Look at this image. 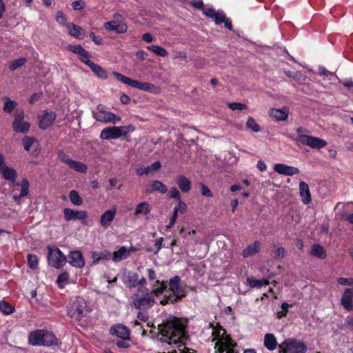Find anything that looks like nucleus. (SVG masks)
<instances>
[{
    "label": "nucleus",
    "instance_id": "nucleus-1",
    "mask_svg": "<svg viewBox=\"0 0 353 353\" xmlns=\"http://www.w3.org/2000/svg\"><path fill=\"white\" fill-rule=\"evenodd\" d=\"M158 330L159 340L168 344L183 343L187 338L183 325L174 316L159 325Z\"/></svg>",
    "mask_w": 353,
    "mask_h": 353
},
{
    "label": "nucleus",
    "instance_id": "nucleus-2",
    "mask_svg": "<svg viewBox=\"0 0 353 353\" xmlns=\"http://www.w3.org/2000/svg\"><path fill=\"white\" fill-rule=\"evenodd\" d=\"M181 279L179 276L171 278L168 282L169 291L172 292L169 295H165L160 303L165 305L168 303H175L186 296V292L181 287Z\"/></svg>",
    "mask_w": 353,
    "mask_h": 353
},
{
    "label": "nucleus",
    "instance_id": "nucleus-3",
    "mask_svg": "<svg viewBox=\"0 0 353 353\" xmlns=\"http://www.w3.org/2000/svg\"><path fill=\"white\" fill-rule=\"evenodd\" d=\"M28 341L32 345L52 346L57 344V339L52 332L37 330L30 332Z\"/></svg>",
    "mask_w": 353,
    "mask_h": 353
},
{
    "label": "nucleus",
    "instance_id": "nucleus-4",
    "mask_svg": "<svg viewBox=\"0 0 353 353\" xmlns=\"http://www.w3.org/2000/svg\"><path fill=\"white\" fill-rule=\"evenodd\" d=\"M28 341L32 345L52 346L57 344V339L52 332L37 330L30 332Z\"/></svg>",
    "mask_w": 353,
    "mask_h": 353
},
{
    "label": "nucleus",
    "instance_id": "nucleus-5",
    "mask_svg": "<svg viewBox=\"0 0 353 353\" xmlns=\"http://www.w3.org/2000/svg\"><path fill=\"white\" fill-rule=\"evenodd\" d=\"M89 312L87 302L81 297L76 298L68 308V314L77 321H80Z\"/></svg>",
    "mask_w": 353,
    "mask_h": 353
},
{
    "label": "nucleus",
    "instance_id": "nucleus-6",
    "mask_svg": "<svg viewBox=\"0 0 353 353\" xmlns=\"http://www.w3.org/2000/svg\"><path fill=\"white\" fill-rule=\"evenodd\" d=\"M132 303L135 308L140 310H145L152 307L155 303L153 296L149 294L148 289H144L142 294H135L132 296Z\"/></svg>",
    "mask_w": 353,
    "mask_h": 353
},
{
    "label": "nucleus",
    "instance_id": "nucleus-7",
    "mask_svg": "<svg viewBox=\"0 0 353 353\" xmlns=\"http://www.w3.org/2000/svg\"><path fill=\"white\" fill-rule=\"evenodd\" d=\"M304 131L305 130L302 128H298L296 129V132L299 134L294 139L295 141L314 149H320L327 145V142L320 138L302 134Z\"/></svg>",
    "mask_w": 353,
    "mask_h": 353
},
{
    "label": "nucleus",
    "instance_id": "nucleus-8",
    "mask_svg": "<svg viewBox=\"0 0 353 353\" xmlns=\"http://www.w3.org/2000/svg\"><path fill=\"white\" fill-rule=\"evenodd\" d=\"M133 130L131 125L107 127L101 130L100 138L106 140L116 139L126 135L129 131Z\"/></svg>",
    "mask_w": 353,
    "mask_h": 353
},
{
    "label": "nucleus",
    "instance_id": "nucleus-9",
    "mask_svg": "<svg viewBox=\"0 0 353 353\" xmlns=\"http://www.w3.org/2000/svg\"><path fill=\"white\" fill-rule=\"evenodd\" d=\"M281 353H305L306 345L301 341L294 339L285 340L280 345Z\"/></svg>",
    "mask_w": 353,
    "mask_h": 353
},
{
    "label": "nucleus",
    "instance_id": "nucleus-10",
    "mask_svg": "<svg viewBox=\"0 0 353 353\" xmlns=\"http://www.w3.org/2000/svg\"><path fill=\"white\" fill-rule=\"evenodd\" d=\"M93 117L102 123H117L121 121V117L112 112L106 111L102 105H98L96 110L92 112Z\"/></svg>",
    "mask_w": 353,
    "mask_h": 353
},
{
    "label": "nucleus",
    "instance_id": "nucleus-11",
    "mask_svg": "<svg viewBox=\"0 0 353 353\" xmlns=\"http://www.w3.org/2000/svg\"><path fill=\"white\" fill-rule=\"evenodd\" d=\"M48 260L50 265L60 268L65 265L66 257L59 248L48 247Z\"/></svg>",
    "mask_w": 353,
    "mask_h": 353
},
{
    "label": "nucleus",
    "instance_id": "nucleus-12",
    "mask_svg": "<svg viewBox=\"0 0 353 353\" xmlns=\"http://www.w3.org/2000/svg\"><path fill=\"white\" fill-rule=\"evenodd\" d=\"M236 343L228 336L221 337L215 344L214 348L219 353H239L235 348Z\"/></svg>",
    "mask_w": 353,
    "mask_h": 353
},
{
    "label": "nucleus",
    "instance_id": "nucleus-13",
    "mask_svg": "<svg viewBox=\"0 0 353 353\" xmlns=\"http://www.w3.org/2000/svg\"><path fill=\"white\" fill-rule=\"evenodd\" d=\"M64 219L66 221L71 220H85L88 214L84 210H74L70 208H65L63 210Z\"/></svg>",
    "mask_w": 353,
    "mask_h": 353
},
{
    "label": "nucleus",
    "instance_id": "nucleus-14",
    "mask_svg": "<svg viewBox=\"0 0 353 353\" xmlns=\"http://www.w3.org/2000/svg\"><path fill=\"white\" fill-rule=\"evenodd\" d=\"M341 304L347 311H353V290L346 288L342 294Z\"/></svg>",
    "mask_w": 353,
    "mask_h": 353
},
{
    "label": "nucleus",
    "instance_id": "nucleus-15",
    "mask_svg": "<svg viewBox=\"0 0 353 353\" xmlns=\"http://www.w3.org/2000/svg\"><path fill=\"white\" fill-rule=\"evenodd\" d=\"M133 88L142 91L148 92L152 94H159L161 92V89L152 83L148 82L143 83L137 80L134 81Z\"/></svg>",
    "mask_w": 353,
    "mask_h": 353
},
{
    "label": "nucleus",
    "instance_id": "nucleus-16",
    "mask_svg": "<svg viewBox=\"0 0 353 353\" xmlns=\"http://www.w3.org/2000/svg\"><path fill=\"white\" fill-rule=\"evenodd\" d=\"M274 170L280 174L292 176L300 172L299 168L289 166L285 164L277 163L274 165Z\"/></svg>",
    "mask_w": 353,
    "mask_h": 353
},
{
    "label": "nucleus",
    "instance_id": "nucleus-17",
    "mask_svg": "<svg viewBox=\"0 0 353 353\" xmlns=\"http://www.w3.org/2000/svg\"><path fill=\"white\" fill-rule=\"evenodd\" d=\"M105 29L114 31L117 33H125L128 30V26L124 23H117V21H108L104 23Z\"/></svg>",
    "mask_w": 353,
    "mask_h": 353
},
{
    "label": "nucleus",
    "instance_id": "nucleus-18",
    "mask_svg": "<svg viewBox=\"0 0 353 353\" xmlns=\"http://www.w3.org/2000/svg\"><path fill=\"white\" fill-rule=\"evenodd\" d=\"M69 259L70 263L74 267L81 268L85 265L84 259L80 251L70 252Z\"/></svg>",
    "mask_w": 353,
    "mask_h": 353
},
{
    "label": "nucleus",
    "instance_id": "nucleus-19",
    "mask_svg": "<svg viewBox=\"0 0 353 353\" xmlns=\"http://www.w3.org/2000/svg\"><path fill=\"white\" fill-rule=\"evenodd\" d=\"M0 172L3 178L10 183H14L17 176V172L12 168L8 167L6 165H3L0 168Z\"/></svg>",
    "mask_w": 353,
    "mask_h": 353
},
{
    "label": "nucleus",
    "instance_id": "nucleus-20",
    "mask_svg": "<svg viewBox=\"0 0 353 353\" xmlns=\"http://www.w3.org/2000/svg\"><path fill=\"white\" fill-rule=\"evenodd\" d=\"M56 114L53 112H46L44 115L40 118L39 128L43 130L47 129L55 120Z\"/></svg>",
    "mask_w": 353,
    "mask_h": 353
},
{
    "label": "nucleus",
    "instance_id": "nucleus-21",
    "mask_svg": "<svg viewBox=\"0 0 353 353\" xmlns=\"http://www.w3.org/2000/svg\"><path fill=\"white\" fill-rule=\"evenodd\" d=\"M110 333L121 339H129L130 332L128 329L123 325H117L112 327Z\"/></svg>",
    "mask_w": 353,
    "mask_h": 353
},
{
    "label": "nucleus",
    "instance_id": "nucleus-22",
    "mask_svg": "<svg viewBox=\"0 0 353 353\" xmlns=\"http://www.w3.org/2000/svg\"><path fill=\"white\" fill-rule=\"evenodd\" d=\"M116 209L107 210L101 216L100 223L103 228H107L111 225L116 214Z\"/></svg>",
    "mask_w": 353,
    "mask_h": 353
},
{
    "label": "nucleus",
    "instance_id": "nucleus-23",
    "mask_svg": "<svg viewBox=\"0 0 353 353\" xmlns=\"http://www.w3.org/2000/svg\"><path fill=\"white\" fill-rule=\"evenodd\" d=\"M299 193L304 204H308L311 202L312 199L309 186L304 181H301L299 183Z\"/></svg>",
    "mask_w": 353,
    "mask_h": 353
},
{
    "label": "nucleus",
    "instance_id": "nucleus-24",
    "mask_svg": "<svg viewBox=\"0 0 353 353\" xmlns=\"http://www.w3.org/2000/svg\"><path fill=\"white\" fill-rule=\"evenodd\" d=\"M131 250H132V248L128 249L127 248L122 246L119 248L117 251L113 252L112 259L114 262H118L125 259L130 256Z\"/></svg>",
    "mask_w": 353,
    "mask_h": 353
},
{
    "label": "nucleus",
    "instance_id": "nucleus-25",
    "mask_svg": "<svg viewBox=\"0 0 353 353\" xmlns=\"http://www.w3.org/2000/svg\"><path fill=\"white\" fill-rule=\"evenodd\" d=\"M12 126L15 132L26 134L30 130V124L24 120L20 121H13Z\"/></svg>",
    "mask_w": 353,
    "mask_h": 353
},
{
    "label": "nucleus",
    "instance_id": "nucleus-26",
    "mask_svg": "<svg viewBox=\"0 0 353 353\" xmlns=\"http://www.w3.org/2000/svg\"><path fill=\"white\" fill-rule=\"evenodd\" d=\"M66 27L68 30V33L71 36L78 39H83L85 33L83 30L80 26H78L74 23H68L66 25Z\"/></svg>",
    "mask_w": 353,
    "mask_h": 353
},
{
    "label": "nucleus",
    "instance_id": "nucleus-27",
    "mask_svg": "<svg viewBox=\"0 0 353 353\" xmlns=\"http://www.w3.org/2000/svg\"><path fill=\"white\" fill-rule=\"evenodd\" d=\"M111 253L105 250L101 252H92L91 258L92 259V264H97L101 261H108L111 258Z\"/></svg>",
    "mask_w": 353,
    "mask_h": 353
},
{
    "label": "nucleus",
    "instance_id": "nucleus-28",
    "mask_svg": "<svg viewBox=\"0 0 353 353\" xmlns=\"http://www.w3.org/2000/svg\"><path fill=\"white\" fill-rule=\"evenodd\" d=\"M261 245L259 241H255L252 244L249 245L245 249L242 251L241 255L244 258H248L250 256L256 254L260 252Z\"/></svg>",
    "mask_w": 353,
    "mask_h": 353
},
{
    "label": "nucleus",
    "instance_id": "nucleus-29",
    "mask_svg": "<svg viewBox=\"0 0 353 353\" xmlns=\"http://www.w3.org/2000/svg\"><path fill=\"white\" fill-rule=\"evenodd\" d=\"M269 116L276 121H285L288 117L287 110L272 108L269 110Z\"/></svg>",
    "mask_w": 353,
    "mask_h": 353
},
{
    "label": "nucleus",
    "instance_id": "nucleus-30",
    "mask_svg": "<svg viewBox=\"0 0 353 353\" xmlns=\"http://www.w3.org/2000/svg\"><path fill=\"white\" fill-rule=\"evenodd\" d=\"M310 254L320 259H323L326 257V251L323 246L316 243L312 245Z\"/></svg>",
    "mask_w": 353,
    "mask_h": 353
},
{
    "label": "nucleus",
    "instance_id": "nucleus-31",
    "mask_svg": "<svg viewBox=\"0 0 353 353\" xmlns=\"http://www.w3.org/2000/svg\"><path fill=\"white\" fill-rule=\"evenodd\" d=\"M177 184L183 192H188L191 188V182L183 175H179L176 179Z\"/></svg>",
    "mask_w": 353,
    "mask_h": 353
},
{
    "label": "nucleus",
    "instance_id": "nucleus-32",
    "mask_svg": "<svg viewBox=\"0 0 353 353\" xmlns=\"http://www.w3.org/2000/svg\"><path fill=\"white\" fill-rule=\"evenodd\" d=\"M168 189L166 186L159 181H153L150 185V188H147V192H152L154 191L159 192L161 194H164L167 192Z\"/></svg>",
    "mask_w": 353,
    "mask_h": 353
},
{
    "label": "nucleus",
    "instance_id": "nucleus-33",
    "mask_svg": "<svg viewBox=\"0 0 353 353\" xmlns=\"http://www.w3.org/2000/svg\"><path fill=\"white\" fill-rule=\"evenodd\" d=\"M21 185V193L19 195L15 194L13 196V199L17 203H19V199L21 197L27 196L29 192V182L27 179L23 178L22 179Z\"/></svg>",
    "mask_w": 353,
    "mask_h": 353
},
{
    "label": "nucleus",
    "instance_id": "nucleus-34",
    "mask_svg": "<svg viewBox=\"0 0 353 353\" xmlns=\"http://www.w3.org/2000/svg\"><path fill=\"white\" fill-rule=\"evenodd\" d=\"M264 345L270 351L276 349L277 341L274 334L268 333L265 335Z\"/></svg>",
    "mask_w": 353,
    "mask_h": 353
},
{
    "label": "nucleus",
    "instance_id": "nucleus-35",
    "mask_svg": "<svg viewBox=\"0 0 353 353\" xmlns=\"http://www.w3.org/2000/svg\"><path fill=\"white\" fill-rule=\"evenodd\" d=\"M247 283L252 288H261L264 285H268V280L264 279L257 280L254 277H248L247 279Z\"/></svg>",
    "mask_w": 353,
    "mask_h": 353
},
{
    "label": "nucleus",
    "instance_id": "nucleus-36",
    "mask_svg": "<svg viewBox=\"0 0 353 353\" xmlns=\"http://www.w3.org/2000/svg\"><path fill=\"white\" fill-rule=\"evenodd\" d=\"M2 100L3 101V110L6 113L10 114L16 108L17 105V102L11 100L8 97H3Z\"/></svg>",
    "mask_w": 353,
    "mask_h": 353
},
{
    "label": "nucleus",
    "instance_id": "nucleus-37",
    "mask_svg": "<svg viewBox=\"0 0 353 353\" xmlns=\"http://www.w3.org/2000/svg\"><path fill=\"white\" fill-rule=\"evenodd\" d=\"M150 212V209L149 203L147 202H142L137 205L135 209L134 214H143L145 216H148Z\"/></svg>",
    "mask_w": 353,
    "mask_h": 353
},
{
    "label": "nucleus",
    "instance_id": "nucleus-38",
    "mask_svg": "<svg viewBox=\"0 0 353 353\" xmlns=\"http://www.w3.org/2000/svg\"><path fill=\"white\" fill-rule=\"evenodd\" d=\"M92 72L99 78L101 79H107V72L100 65H97L94 63H90V65L89 66Z\"/></svg>",
    "mask_w": 353,
    "mask_h": 353
},
{
    "label": "nucleus",
    "instance_id": "nucleus-39",
    "mask_svg": "<svg viewBox=\"0 0 353 353\" xmlns=\"http://www.w3.org/2000/svg\"><path fill=\"white\" fill-rule=\"evenodd\" d=\"M156 283L159 284L160 285L159 288L153 289L152 291H149V294H150L152 296L153 294L156 296H158L163 294L166 290L168 287L166 283L164 281L161 282L160 281L157 280Z\"/></svg>",
    "mask_w": 353,
    "mask_h": 353
},
{
    "label": "nucleus",
    "instance_id": "nucleus-40",
    "mask_svg": "<svg viewBox=\"0 0 353 353\" xmlns=\"http://www.w3.org/2000/svg\"><path fill=\"white\" fill-rule=\"evenodd\" d=\"M69 167L81 173H85L87 171V166L84 163L74 160L70 162Z\"/></svg>",
    "mask_w": 353,
    "mask_h": 353
},
{
    "label": "nucleus",
    "instance_id": "nucleus-41",
    "mask_svg": "<svg viewBox=\"0 0 353 353\" xmlns=\"http://www.w3.org/2000/svg\"><path fill=\"white\" fill-rule=\"evenodd\" d=\"M113 75L115 77V78L117 80L120 81L123 83L126 84V85H128L129 86L133 87V85H134V83L135 80L132 79H130L129 77H127L121 74V73H119V72H113Z\"/></svg>",
    "mask_w": 353,
    "mask_h": 353
},
{
    "label": "nucleus",
    "instance_id": "nucleus-42",
    "mask_svg": "<svg viewBox=\"0 0 353 353\" xmlns=\"http://www.w3.org/2000/svg\"><path fill=\"white\" fill-rule=\"evenodd\" d=\"M70 201L75 205H81L83 203V199L79 196L77 191L72 190L69 193Z\"/></svg>",
    "mask_w": 353,
    "mask_h": 353
},
{
    "label": "nucleus",
    "instance_id": "nucleus-43",
    "mask_svg": "<svg viewBox=\"0 0 353 353\" xmlns=\"http://www.w3.org/2000/svg\"><path fill=\"white\" fill-rule=\"evenodd\" d=\"M148 49L161 57H166L168 54L164 48L159 46H148Z\"/></svg>",
    "mask_w": 353,
    "mask_h": 353
},
{
    "label": "nucleus",
    "instance_id": "nucleus-44",
    "mask_svg": "<svg viewBox=\"0 0 353 353\" xmlns=\"http://www.w3.org/2000/svg\"><path fill=\"white\" fill-rule=\"evenodd\" d=\"M285 254H286V251L284 248L277 247L272 252L271 256L274 259H282L285 257Z\"/></svg>",
    "mask_w": 353,
    "mask_h": 353
},
{
    "label": "nucleus",
    "instance_id": "nucleus-45",
    "mask_svg": "<svg viewBox=\"0 0 353 353\" xmlns=\"http://www.w3.org/2000/svg\"><path fill=\"white\" fill-rule=\"evenodd\" d=\"M0 311L4 314H10L14 311V307L9 304L8 302L4 301H0Z\"/></svg>",
    "mask_w": 353,
    "mask_h": 353
},
{
    "label": "nucleus",
    "instance_id": "nucleus-46",
    "mask_svg": "<svg viewBox=\"0 0 353 353\" xmlns=\"http://www.w3.org/2000/svg\"><path fill=\"white\" fill-rule=\"evenodd\" d=\"M163 241V237L159 238L158 239L156 240L153 248H146V252H153L154 254H157L161 248Z\"/></svg>",
    "mask_w": 353,
    "mask_h": 353
},
{
    "label": "nucleus",
    "instance_id": "nucleus-47",
    "mask_svg": "<svg viewBox=\"0 0 353 353\" xmlns=\"http://www.w3.org/2000/svg\"><path fill=\"white\" fill-rule=\"evenodd\" d=\"M26 59L23 57L18 59H14L10 63L9 68L11 70H15L21 67L22 65H23L26 63Z\"/></svg>",
    "mask_w": 353,
    "mask_h": 353
},
{
    "label": "nucleus",
    "instance_id": "nucleus-48",
    "mask_svg": "<svg viewBox=\"0 0 353 353\" xmlns=\"http://www.w3.org/2000/svg\"><path fill=\"white\" fill-rule=\"evenodd\" d=\"M246 126L248 128L252 130L254 132H259L260 127L256 121L251 117H248V121L246 122Z\"/></svg>",
    "mask_w": 353,
    "mask_h": 353
},
{
    "label": "nucleus",
    "instance_id": "nucleus-49",
    "mask_svg": "<svg viewBox=\"0 0 353 353\" xmlns=\"http://www.w3.org/2000/svg\"><path fill=\"white\" fill-rule=\"evenodd\" d=\"M36 141L35 138L26 136L22 139V143L25 150L29 151L32 143Z\"/></svg>",
    "mask_w": 353,
    "mask_h": 353
},
{
    "label": "nucleus",
    "instance_id": "nucleus-50",
    "mask_svg": "<svg viewBox=\"0 0 353 353\" xmlns=\"http://www.w3.org/2000/svg\"><path fill=\"white\" fill-rule=\"evenodd\" d=\"M27 259L28 265L31 269L34 270L37 268L38 259L35 254H28L27 256Z\"/></svg>",
    "mask_w": 353,
    "mask_h": 353
},
{
    "label": "nucleus",
    "instance_id": "nucleus-51",
    "mask_svg": "<svg viewBox=\"0 0 353 353\" xmlns=\"http://www.w3.org/2000/svg\"><path fill=\"white\" fill-rule=\"evenodd\" d=\"M69 279V274L68 272H64L61 273L57 279V283L60 288H63L67 283Z\"/></svg>",
    "mask_w": 353,
    "mask_h": 353
},
{
    "label": "nucleus",
    "instance_id": "nucleus-52",
    "mask_svg": "<svg viewBox=\"0 0 353 353\" xmlns=\"http://www.w3.org/2000/svg\"><path fill=\"white\" fill-rule=\"evenodd\" d=\"M68 50H70L71 52L78 54L79 56H80V54H81L84 50H85L84 48H83L81 47V46L80 45H69L68 47Z\"/></svg>",
    "mask_w": 353,
    "mask_h": 353
},
{
    "label": "nucleus",
    "instance_id": "nucleus-53",
    "mask_svg": "<svg viewBox=\"0 0 353 353\" xmlns=\"http://www.w3.org/2000/svg\"><path fill=\"white\" fill-rule=\"evenodd\" d=\"M228 107L232 110H243L247 109V106L245 104L238 102L230 103H228Z\"/></svg>",
    "mask_w": 353,
    "mask_h": 353
},
{
    "label": "nucleus",
    "instance_id": "nucleus-54",
    "mask_svg": "<svg viewBox=\"0 0 353 353\" xmlns=\"http://www.w3.org/2000/svg\"><path fill=\"white\" fill-rule=\"evenodd\" d=\"M214 19L216 24H221L223 21H225V19L226 18H225V14H224V12L223 11H217Z\"/></svg>",
    "mask_w": 353,
    "mask_h": 353
},
{
    "label": "nucleus",
    "instance_id": "nucleus-55",
    "mask_svg": "<svg viewBox=\"0 0 353 353\" xmlns=\"http://www.w3.org/2000/svg\"><path fill=\"white\" fill-rule=\"evenodd\" d=\"M186 210H187L186 204L180 199V200H179L177 207H176L174 209V211H176V214H178V212H180L181 214H184L186 212Z\"/></svg>",
    "mask_w": 353,
    "mask_h": 353
},
{
    "label": "nucleus",
    "instance_id": "nucleus-56",
    "mask_svg": "<svg viewBox=\"0 0 353 353\" xmlns=\"http://www.w3.org/2000/svg\"><path fill=\"white\" fill-rule=\"evenodd\" d=\"M138 275L135 273L131 274L128 276L129 287L134 288L137 285Z\"/></svg>",
    "mask_w": 353,
    "mask_h": 353
},
{
    "label": "nucleus",
    "instance_id": "nucleus-57",
    "mask_svg": "<svg viewBox=\"0 0 353 353\" xmlns=\"http://www.w3.org/2000/svg\"><path fill=\"white\" fill-rule=\"evenodd\" d=\"M338 283L341 285L353 286V278H339L337 280Z\"/></svg>",
    "mask_w": 353,
    "mask_h": 353
},
{
    "label": "nucleus",
    "instance_id": "nucleus-58",
    "mask_svg": "<svg viewBox=\"0 0 353 353\" xmlns=\"http://www.w3.org/2000/svg\"><path fill=\"white\" fill-rule=\"evenodd\" d=\"M72 8L74 10H82L85 6V3L84 1L79 0V1H75L72 3Z\"/></svg>",
    "mask_w": 353,
    "mask_h": 353
},
{
    "label": "nucleus",
    "instance_id": "nucleus-59",
    "mask_svg": "<svg viewBox=\"0 0 353 353\" xmlns=\"http://www.w3.org/2000/svg\"><path fill=\"white\" fill-rule=\"evenodd\" d=\"M79 59L82 62L85 63L88 66L90 65V63H92L89 59V53L86 50H84V52L81 54H80Z\"/></svg>",
    "mask_w": 353,
    "mask_h": 353
},
{
    "label": "nucleus",
    "instance_id": "nucleus-60",
    "mask_svg": "<svg viewBox=\"0 0 353 353\" xmlns=\"http://www.w3.org/2000/svg\"><path fill=\"white\" fill-rule=\"evenodd\" d=\"M201 192L202 195H203L205 196H208V197L213 196L212 192L209 189V188H208L206 185H205L204 184H201Z\"/></svg>",
    "mask_w": 353,
    "mask_h": 353
},
{
    "label": "nucleus",
    "instance_id": "nucleus-61",
    "mask_svg": "<svg viewBox=\"0 0 353 353\" xmlns=\"http://www.w3.org/2000/svg\"><path fill=\"white\" fill-rule=\"evenodd\" d=\"M59 159L63 163L67 164L68 166L70 164V162L72 161L67 154L63 152H60L59 154Z\"/></svg>",
    "mask_w": 353,
    "mask_h": 353
},
{
    "label": "nucleus",
    "instance_id": "nucleus-62",
    "mask_svg": "<svg viewBox=\"0 0 353 353\" xmlns=\"http://www.w3.org/2000/svg\"><path fill=\"white\" fill-rule=\"evenodd\" d=\"M56 19H57V21L61 25H65L66 23V20H67L66 17L61 11L57 12V15H56Z\"/></svg>",
    "mask_w": 353,
    "mask_h": 353
},
{
    "label": "nucleus",
    "instance_id": "nucleus-63",
    "mask_svg": "<svg viewBox=\"0 0 353 353\" xmlns=\"http://www.w3.org/2000/svg\"><path fill=\"white\" fill-rule=\"evenodd\" d=\"M203 12L207 17L214 18L217 11L212 8H204Z\"/></svg>",
    "mask_w": 353,
    "mask_h": 353
},
{
    "label": "nucleus",
    "instance_id": "nucleus-64",
    "mask_svg": "<svg viewBox=\"0 0 353 353\" xmlns=\"http://www.w3.org/2000/svg\"><path fill=\"white\" fill-rule=\"evenodd\" d=\"M170 196L171 198L177 199L178 200L181 199V194L179 190L175 187H172L170 190Z\"/></svg>",
    "mask_w": 353,
    "mask_h": 353
}]
</instances>
